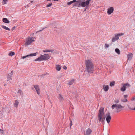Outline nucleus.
Masks as SVG:
<instances>
[{
    "mask_svg": "<svg viewBox=\"0 0 135 135\" xmlns=\"http://www.w3.org/2000/svg\"><path fill=\"white\" fill-rule=\"evenodd\" d=\"M35 90H36L37 93L38 94H40V89L39 86L37 85H35L34 86Z\"/></svg>",
    "mask_w": 135,
    "mask_h": 135,
    "instance_id": "12",
    "label": "nucleus"
},
{
    "mask_svg": "<svg viewBox=\"0 0 135 135\" xmlns=\"http://www.w3.org/2000/svg\"><path fill=\"white\" fill-rule=\"evenodd\" d=\"M109 47V45L107 44H105V47L106 48H108Z\"/></svg>",
    "mask_w": 135,
    "mask_h": 135,
    "instance_id": "38",
    "label": "nucleus"
},
{
    "mask_svg": "<svg viewBox=\"0 0 135 135\" xmlns=\"http://www.w3.org/2000/svg\"><path fill=\"white\" fill-rule=\"evenodd\" d=\"M2 27L3 28L5 29H6V26H4V25H2Z\"/></svg>",
    "mask_w": 135,
    "mask_h": 135,
    "instance_id": "37",
    "label": "nucleus"
},
{
    "mask_svg": "<svg viewBox=\"0 0 135 135\" xmlns=\"http://www.w3.org/2000/svg\"><path fill=\"white\" fill-rule=\"evenodd\" d=\"M43 30V29L37 31V32H36V34L37 33L39 32H40L42 31Z\"/></svg>",
    "mask_w": 135,
    "mask_h": 135,
    "instance_id": "41",
    "label": "nucleus"
},
{
    "mask_svg": "<svg viewBox=\"0 0 135 135\" xmlns=\"http://www.w3.org/2000/svg\"><path fill=\"white\" fill-rule=\"evenodd\" d=\"M114 102L115 103L117 104L119 102V100L118 99H117L114 100Z\"/></svg>",
    "mask_w": 135,
    "mask_h": 135,
    "instance_id": "33",
    "label": "nucleus"
},
{
    "mask_svg": "<svg viewBox=\"0 0 135 135\" xmlns=\"http://www.w3.org/2000/svg\"><path fill=\"white\" fill-rule=\"evenodd\" d=\"M56 69L57 70L59 71L61 69V67L59 65H57L56 66Z\"/></svg>",
    "mask_w": 135,
    "mask_h": 135,
    "instance_id": "26",
    "label": "nucleus"
},
{
    "mask_svg": "<svg viewBox=\"0 0 135 135\" xmlns=\"http://www.w3.org/2000/svg\"><path fill=\"white\" fill-rule=\"evenodd\" d=\"M33 2V1H31V3H32V2Z\"/></svg>",
    "mask_w": 135,
    "mask_h": 135,
    "instance_id": "46",
    "label": "nucleus"
},
{
    "mask_svg": "<svg viewBox=\"0 0 135 135\" xmlns=\"http://www.w3.org/2000/svg\"><path fill=\"white\" fill-rule=\"evenodd\" d=\"M18 93L19 95H20L21 97H22L23 94L22 91L21 90H18Z\"/></svg>",
    "mask_w": 135,
    "mask_h": 135,
    "instance_id": "22",
    "label": "nucleus"
},
{
    "mask_svg": "<svg viewBox=\"0 0 135 135\" xmlns=\"http://www.w3.org/2000/svg\"><path fill=\"white\" fill-rule=\"evenodd\" d=\"M58 99L60 102L64 100L63 97L60 94L59 95Z\"/></svg>",
    "mask_w": 135,
    "mask_h": 135,
    "instance_id": "18",
    "label": "nucleus"
},
{
    "mask_svg": "<svg viewBox=\"0 0 135 135\" xmlns=\"http://www.w3.org/2000/svg\"><path fill=\"white\" fill-rule=\"evenodd\" d=\"M13 74V71H12L11 73L9 74H8L7 76V81H8L10 80H12V75Z\"/></svg>",
    "mask_w": 135,
    "mask_h": 135,
    "instance_id": "10",
    "label": "nucleus"
},
{
    "mask_svg": "<svg viewBox=\"0 0 135 135\" xmlns=\"http://www.w3.org/2000/svg\"><path fill=\"white\" fill-rule=\"evenodd\" d=\"M19 104V102L17 100H15L14 104V106L17 108Z\"/></svg>",
    "mask_w": 135,
    "mask_h": 135,
    "instance_id": "19",
    "label": "nucleus"
},
{
    "mask_svg": "<svg viewBox=\"0 0 135 135\" xmlns=\"http://www.w3.org/2000/svg\"><path fill=\"white\" fill-rule=\"evenodd\" d=\"M49 75V74L48 73H47V74H44L43 75V77H44L46 75Z\"/></svg>",
    "mask_w": 135,
    "mask_h": 135,
    "instance_id": "36",
    "label": "nucleus"
},
{
    "mask_svg": "<svg viewBox=\"0 0 135 135\" xmlns=\"http://www.w3.org/2000/svg\"><path fill=\"white\" fill-rule=\"evenodd\" d=\"M3 21L4 22L7 23H8L10 22L6 18H3Z\"/></svg>",
    "mask_w": 135,
    "mask_h": 135,
    "instance_id": "20",
    "label": "nucleus"
},
{
    "mask_svg": "<svg viewBox=\"0 0 135 135\" xmlns=\"http://www.w3.org/2000/svg\"><path fill=\"white\" fill-rule=\"evenodd\" d=\"M34 37H29L26 40V42L25 43V45H28L30 44L31 43L34 41Z\"/></svg>",
    "mask_w": 135,
    "mask_h": 135,
    "instance_id": "3",
    "label": "nucleus"
},
{
    "mask_svg": "<svg viewBox=\"0 0 135 135\" xmlns=\"http://www.w3.org/2000/svg\"><path fill=\"white\" fill-rule=\"evenodd\" d=\"M43 52H51V53H52L53 54L55 53L54 51V50H43Z\"/></svg>",
    "mask_w": 135,
    "mask_h": 135,
    "instance_id": "15",
    "label": "nucleus"
},
{
    "mask_svg": "<svg viewBox=\"0 0 135 135\" xmlns=\"http://www.w3.org/2000/svg\"><path fill=\"white\" fill-rule=\"evenodd\" d=\"M121 101L123 102H126L127 101V100L126 98L123 99L121 100Z\"/></svg>",
    "mask_w": 135,
    "mask_h": 135,
    "instance_id": "28",
    "label": "nucleus"
},
{
    "mask_svg": "<svg viewBox=\"0 0 135 135\" xmlns=\"http://www.w3.org/2000/svg\"><path fill=\"white\" fill-rule=\"evenodd\" d=\"M115 51L116 53L118 55H119L120 54V51L119 49L116 48L115 49Z\"/></svg>",
    "mask_w": 135,
    "mask_h": 135,
    "instance_id": "23",
    "label": "nucleus"
},
{
    "mask_svg": "<svg viewBox=\"0 0 135 135\" xmlns=\"http://www.w3.org/2000/svg\"><path fill=\"white\" fill-rule=\"evenodd\" d=\"M104 110L103 107H101L98 115V119L99 122H103L105 119V115L104 114Z\"/></svg>",
    "mask_w": 135,
    "mask_h": 135,
    "instance_id": "2",
    "label": "nucleus"
},
{
    "mask_svg": "<svg viewBox=\"0 0 135 135\" xmlns=\"http://www.w3.org/2000/svg\"><path fill=\"white\" fill-rule=\"evenodd\" d=\"M105 116L106 117V120L107 122L108 123H109L111 120V117L110 116V114L109 113H107L106 114Z\"/></svg>",
    "mask_w": 135,
    "mask_h": 135,
    "instance_id": "7",
    "label": "nucleus"
},
{
    "mask_svg": "<svg viewBox=\"0 0 135 135\" xmlns=\"http://www.w3.org/2000/svg\"><path fill=\"white\" fill-rule=\"evenodd\" d=\"M103 89L105 91H107L109 89V86L108 85H104L103 86Z\"/></svg>",
    "mask_w": 135,
    "mask_h": 135,
    "instance_id": "16",
    "label": "nucleus"
},
{
    "mask_svg": "<svg viewBox=\"0 0 135 135\" xmlns=\"http://www.w3.org/2000/svg\"><path fill=\"white\" fill-rule=\"evenodd\" d=\"M128 96L127 95H124V98H126Z\"/></svg>",
    "mask_w": 135,
    "mask_h": 135,
    "instance_id": "42",
    "label": "nucleus"
},
{
    "mask_svg": "<svg viewBox=\"0 0 135 135\" xmlns=\"http://www.w3.org/2000/svg\"><path fill=\"white\" fill-rule=\"evenodd\" d=\"M127 108L129 109H131V110H133V109L132 108H131L130 106L129 105H127Z\"/></svg>",
    "mask_w": 135,
    "mask_h": 135,
    "instance_id": "34",
    "label": "nucleus"
},
{
    "mask_svg": "<svg viewBox=\"0 0 135 135\" xmlns=\"http://www.w3.org/2000/svg\"><path fill=\"white\" fill-rule=\"evenodd\" d=\"M52 4V3H49L47 5V7H49L51 6Z\"/></svg>",
    "mask_w": 135,
    "mask_h": 135,
    "instance_id": "32",
    "label": "nucleus"
},
{
    "mask_svg": "<svg viewBox=\"0 0 135 135\" xmlns=\"http://www.w3.org/2000/svg\"><path fill=\"white\" fill-rule=\"evenodd\" d=\"M76 2V0H73L70 2H68V5H70L73 3L75 2Z\"/></svg>",
    "mask_w": 135,
    "mask_h": 135,
    "instance_id": "24",
    "label": "nucleus"
},
{
    "mask_svg": "<svg viewBox=\"0 0 135 135\" xmlns=\"http://www.w3.org/2000/svg\"><path fill=\"white\" fill-rule=\"evenodd\" d=\"M74 80L72 79L69 82L68 84L69 85H71L74 82Z\"/></svg>",
    "mask_w": 135,
    "mask_h": 135,
    "instance_id": "27",
    "label": "nucleus"
},
{
    "mask_svg": "<svg viewBox=\"0 0 135 135\" xmlns=\"http://www.w3.org/2000/svg\"><path fill=\"white\" fill-rule=\"evenodd\" d=\"M89 0H88L86 2L84 1L81 2V7H85L86 6L88 5L89 4Z\"/></svg>",
    "mask_w": 135,
    "mask_h": 135,
    "instance_id": "9",
    "label": "nucleus"
},
{
    "mask_svg": "<svg viewBox=\"0 0 135 135\" xmlns=\"http://www.w3.org/2000/svg\"><path fill=\"white\" fill-rule=\"evenodd\" d=\"M63 68L65 70L67 68L65 66H64L63 67Z\"/></svg>",
    "mask_w": 135,
    "mask_h": 135,
    "instance_id": "43",
    "label": "nucleus"
},
{
    "mask_svg": "<svg viewBox=\"0 0 135 135\" xmlns=\"http://www.w3.org/2000/svg\"><path fill=\"white\" fill-rule=\"evenodd\" d=\"M7 1V0H3L2 2L3 4H5Z\"/></svg>",
    "mask_w": 135,
    "mask_h": 135,
    "instance_id": "31",
    "label": "nucleus"
},
{
    "mask_svg": "<svg viewBox=\"0 0 135 135\" xmlns=\"http://www.w3.org/2000/svg\"><path fill=\"white\" fill-rule=\"evenodd\" d=\"M3 131L1 129H0V133H1L3 134Z\"/></svg>",
    "mask_w": 135,
    "mask_h": 135,
    "instance_id": "39",
    "label": "nucleus"
},
{
    "mask_svg": "<svg viewBox=\"0 0 135 135\" xmlns=\"http://www.w3.org/2000/svg\"><path fill=\"white\" fill-rule=\"evenodd\" d=\"M35 61H43L42 60V59L41 56L39 57L36 59L35 60Z\"/></svg>",
    "mask_w": 135,
    "mask_h": 135,
    "instance_id": "17",
    "label": "nucleus"
},
{
    "mask_svg": "<svg viewBox=\"0 0 135 135\" xmlns=\"http://www.w3.org/2000/svg\"><path fill=\"white\" fill-rule=\"evenodd\" d=\"M15 28V27H13V28H13V30H14V29Z\"/></svg>",
    "mask_w": 135,
    "mask_h": 135,
    "instance_id": "45",
    "label": "nucleus"
},
{
    "mask_svg": "<svg viewBox=\"0 0 135 135\" xmlns=\"http://www.w3.org/2000/svg\"><path fill=\"white\" fill-rule=\"evenodd\" d=\"M134 99H135V97L134 98Z\"/></svg>",
    "mask_w": 135,
    "mask_h": 135,
    "instance_id": "47",
    "label": "nucleus"
},
{
    "mask_svg": "<svg viewBox=\"0 0 135 135\" xmlns=\"http://www.w3.org/2000/svg\"><path fill=\"white\" fill-rule=\"evenodd\" d=\"M113 8L111 7L108 9L107 13L108 14L110 15L113 12Z\"/></svg>",
    "mask_w": 135,
    "mask_h": 135,
    "instance_id": "11",
    "label": "nucleus"
},
{
    "mask_svg": "<svg viewBox=\"0 0 135 135\" xmlns=\"http://www.w3.org/2000/svg\"><path fill=\"white\" fill-rule=\"evenodd\" d=\"M76 2L74 4H73V6H76L78 7H81V2L80 1H78Z\"/></svg>",
    "mask_w": 135,
    "mask_h": 135,
    "instance_id": "13",
    "label": "nucleus"
},
{
    "mask_svg": "<svg viewBox=\"0 0 135 135\" xmlns=\"http://www.w3.org/2000/svg\"><path fill=\"white\" fill-rule=\"evenodd\" d=\"M92 130L89 128H88L86 131L85 135H90L91 133Z\"/></svg>",
    "mask_w": 135,
    "mask_h": 135,
    "instance_id": "14",
    "label": "nucleus"
},
{
    "mask_svg": "<svg viewBox=\"0 0 135 135\" xmlns=\"http://www.w3.org/2000/svg\"><path fill=\"white\" fill-rule=\"evenodd\" d=\"M123 33H119L116 34L115 35V37L113 38L112 39V41L113 42H115L116 40H118L119 39V36L123 35Z\"/></svg>",
    "mask_w": 135,
    "mask_h": 135,
    "instance_id": "6",
    "label": "nucleus"
},
{
    "mask_svg": "<svg viewBox=\"0 0 135 135\" xmlns=\"http://www.w3.org/2000/svg\"><path fill=\"white\" fill-rule=\"evenodd\" d=\"M6 30H9V31L10 30V29L9 28H8L7 27H6Z\"/></svg>",
    "mask_w": 135,
    "mask_h": 135,
    "instance_id": "44",
    "label": "nucleus"
},
{
    "mask_svg": "<svg viewBox=\"0 0 135 135\" xmlns=\"http://www.w3.org/2000/svg\"><path fill=\"white\" fill-rule=\"evenodd\" d=\"M124 107L122 106L120 104H113L112 106V109H114L115 108H116V109L117 110L120 109H122Z\"/></svg>",
    "mask_w": 135,
    "mask_h": 135,
    "instance_id": "5",
    "label": "nucleus"
},
{
    "mask_svg": "<svg viewBox=\"0 0 135 135\" xmlns=\"http://www.w3.org/2000/svg\"><path fill=\"white\" fill-rule=\"evenodd\" d=\"M42 60H47L50 58L51 56L49 54H45L43 55H41Z\"/></svg>",
    "mask_w": 135,
    "mask_h": 135,
    "instance_id": "8",
    "label": "nucleus"
},
{
    "mask_svg": "<svg viewBox=\"0 0 135 135\" xmlns=\"http://www.w3.org/2000/svg\"><path fill=\"white\" fill-rule=\"evenodd\" d=\"M37 55V54L36 53H31L30 54L28 55V56H36Z\"/></svg>",
    "mask_w": 135,
    "mask_h": 135,
    "instance_id": "25",
    "label": "nucleus"
},
{
    "mask_svg": "<svg viewBox=\"0 0 135 135\" xmlns=\"http://www.w3.org/2000/svg\"><path fill=\"white\" fill-rule=\"evenodd\" d=\"M133 57V54L132 53H130L128 54L127 55V57L128 60H130Z\"/></svg>",
    "mask_w": 135,
    "mask_h": 135,
    "instance_id": "21",
    "label": "nucleus"
},
{
    "mask_svg": "<svg viewBox=\"0 0 135 135\" xmlns=\"http://www.w3.org/2000/svg\"><path fill=\"white\" fill-rule=\"evenodd\" d=\"M14 55L15 53L13 52H11L9 54V55L10 56H13Z\"/></svg>",
    "mask_w": 135,
    "mask_h": 135,
    "instance_id": "29",
    "label": "nucleus"
},
{
    "mask_svg": "<svg viewBox=\"0 0 135 135\" xmlns=\"http://www.w3.org/2000/svg\"><path fill=\"white\" fill-rule=\"evenodd\" d=\"M114 84H115V82H111L110 83V86H114Z\"/></svg>",
    "mask_w": 135,
    "mask_h": 135,
    "instance_id": "30",
    "label": "nucleus"
},
{
    "mask_svg": "<svg viewBox=\"0 0 135 135\" xmlns=\"http://www.w3.org/2000/svg\"><path fill=\"white\" fill-rule=\"evenodd\" d=\"M28 57L29 56L28 55L25 56H23V57H22V58L23 59H24Z\"/></svg>",
    "mask_w": 135,
    "mask_h": 135,
    "instance_id": "35",
    "label": "nucleus"
},
{
    "mask_svg": "<svg viewBox=\"0 0 135 135\" xmlns=\"http://www.w3.org/2000/svg\"><path fill=\"white\" fill-rule=\"evenodd\" d=\"M85 62L87 71L89 73H93L94 70V66L91 60H86Z\"/></svg>",
    "mask_w": 135,
    "mask_h": 135,
    "instance_id": "1",
    "label": "nucleus"
},
{
    "mask_svg": "<svg viewBox=\"0 0 135 135\" xmlns=\"http://www.w3.org/2000/svg\"><path fill=\"white\" fill-rule=\"evenodd\" d=\"M70 121H71V123L69 124V126H70V128H71V126L72 125V122L71 121V120Z\"/></svg>",
    "mask_w": 135,
    "mask_h": 135,
    "instance_id": "40",
    "label": "nucleus"
},
{
    "mask_svg": "<svg viewBox=\"0 0 135 135\" xmlns=\"http://www.w3.org/2000/svg\"><path fill=\"white\" fill-rule=\"evenodd\" d=\"M130 86V85L128 83L122 84V87L121 88V90L122 91H125L126 88H129Z\"/></svg>",
    "mask_w": 135,
    "mask_h": 135,
    "instance_id": "4",
    "label": "nucleus"
}]
</instances>
